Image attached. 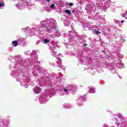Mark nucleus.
Returning <instances> with one entry per match:
<instances>
[{
    "label": "nucleus",
    "instance_id": "1",
    "mask_svg": "<svg viewBox=\"0 0 127 127\" xmlns=\"http://www.w3.org/2000/svg\"><path fill=\"white\" fill-rule=\"evenodd\" d=\"M40 89V88L36 87V88L33 89V91L36 94H40V90H39Z\"/></svg>",
    "mask_w": 127,
    "mask_h": 127
},
{
    "label": "nucleus",
    "instance_id": "2",
    "mask_svg": "<svg viewBox=\"0 0 127 127\" xmlns=\"http://www.w3.org/2000/svg\"><path fill=\"white\" fill-rule=\"evenodd\" d=\"M12 44L13 46H14V47H16V46H18V41H13L12 42Z\"/></svg>",
    "mask_w": 127,
    "mask_h": 127
},
{
    "label": "nucleus",
    "instance_id": "3",
    "mask_svg": "<svg viewBox=\"0 0 127 127\" xmlns=\"http://www.w3.org/2000/svg\"><path fill=\"white\" fill-rule=\"evenodd\" d=\"M123 17H126L127 18V12H124L122 14Z\"/></svg>",
    "mask_w": 127,
    "mask_h": 127
},
{
    "label": "nucleus",
    "instance_id": "4",
    "mask_svg": "<svg viewBox=\"0 0 127 127\" xmlns=\"http://www.w3.org/2000/svg\"><path fill=\"white\" fill-rule=\"evenodd\" d=\"M64 12L65 13H67L68 14H71V12L70 11V10H69V9L65 10Z\"/></svg>",
    "mask_w": 127,
    "mask_h": 127
},
{
    "label": "nucleus",
    "instance_id": "5",
    "mask_svg": "<svg viewBox=\"0 0 127 127\" xmlns=\"http://www.w3.org/2000/svg\"><path fill=\"white\" fill-rule=\"evenodd\" d=\"M90 92L91 93H95V89H94L93 88H91L90 89Z\"/></svg>",
    "mask_w": 127,
    "mask_h": 127
},
{
    "label": "nucleus",
    "instance_id": "6",
    "mask_svg": "<svg viewBox=\"0 0 127 127\" xmlns=\"http://www.w3.org/2000/svg\"><path fill=\"white\" fill-rule=\"evenodd\" d=\"M44 41H45V43H48V42H50V40H47V39H45Z\"/></svg>",
    "mask_w": 127,
    "mask_h": 127
},
{
    "label": "nucleus",
    "instance_id": "7",
    "mask_svg": "<svg viewBox=\"0 0 127 127\" xmlns=\"http://www.w3.org/2000/svg\"><path fill=\"white\" fill-rule=\"evenodd\" d=\"M67 4L69 5V6H73L74 4H73V3H68Z\"/></svg>",
    "mask_w": 127,
    "mask_h": 127
},
{
    "label": "nucleus",
    "instance_id": "8",
    "mask_svg": "<svg viewBox=\"0 0 127 127\" xmlns=\"http://www.w3.org/2000/svg\"><path fill=\"white\" fill-rule=\"evenodd\" d=\"M55 7V4H53L52 5H51L50 6L51 8H54Z\"/></svg>",
    "mask_w": 127,
    "mask_h": 127
},
{
    "label": "nucleus",
    "instance_id": "9",
    "mask_svg": "<svg viewBox=\"0 0 127 127\" xmlns=\"http://www.w3.org/2000/svg\"><path fill=\"white\" fill-rule=\"evenodd\" d=\"M95 32H96V33H97V34H100V33H101V32H99L97 30H96Z\"/></svg>",
    "mask_w": 127,
    "mask_h": 127
},
{
    "label": "nucleus",
    "instance_id": "10",
    "mask_svg": "<svg viewBox=\"0 0 127 127\" xmlns=\"http://www.w3.org/2000/svg\"><path fill=\"white\" fill-rule=\"evenodd\" d=\"M1 6H3V3H0V7Z\"/></svg>",
    "mask_w": 127,
    "mask_h": 127
},
{
    "label": "nucleus",
    "instance_id": "11",
    "mask_svg": "<svg viewBox=\"0 0 127 127\" xmlns=\"http://www.w3.org/2000/svg\"><path fill=\"white\" fill-rule=\"evenodd\" d=\"M64 92H67V91H68V90H67V89H64Z\"/></svg>",
    "mask_w": 127,
    "mask_h": 127
},
{
    "label": "nucleus",
    "instance_id": "12",
    "mask_svg": "<svg viewBox=\"0 0 127 127\" xmlns=\"http://www.w3.org/2000/svg\"><path fill=\"white\" fill-rule=\"evenodd\" d=\"M47 0V1H48V2H50V0Z\"/></svg>",
    "mask_w": 127,
    "mask_h": 127
},
{
    "label": "nucleus",
    "instance_id": "13",
    "mask_svg": "<svg viewBox=\"0 0 127 127\" xmlns=\"http://www.w3.org/2000/svg\"><path fill=\"white\" fill-rule=\"evenodd\" d=\"M121 23H124V20H122V21H121Z\"/></svg>",
    "mask_w": 127,
    "mask_h": 127
},
{
    "label": "nucleus",
    "instance_id": "14",
    "mask_svg": "<svg viewBox=\"0 0 127 127\" xmlns=\"http://www.w3.org/2000/svg\"><path fill=\"white\" fill-rule=\"evenodd\" d=\"M74 12H75V10H72V13H74Z\"/></svg>",
    "mask_w": 127,
    "mask_h": 127
},
{
    "label": "nucleus",
    "instance_id": "15",
    "mask_svg": "<svg viewBox=\"0 0 127 127\" xmlns=\"http://www.w3.org/2000/svg\"><path fill=\"white\" fill-rule=\"evenodd\" d=\"M84 46H87V44H85Z\"/></svg>",
    "mask_w": 127,
    "mask_h": 127
}]
</instances>
